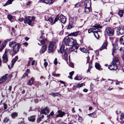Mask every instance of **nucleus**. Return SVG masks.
Wrapping results in <instances>:
<instances>
[{"mask_svg": "<svg viewBox=\"0 0 124 124\" xmlns=\"http://www.w3.org/2000/svg\"><path fill=\"white\" fill-rule=\"evenodd\" d=\"M64 43L67 46H75V48L78 49V45L76 40H74L72 38H69L68 36L65 37L63 39Z\"/></svg>", "mask_w": 124, "mask_h": 124, "instance_id": "obj_1", "label": "nucleus"}, {"mask_svg": "<svg viewBox=\"0 0 124 124\" xmlns=\"http://www.w3.org/2000/svg\"><path fill=\"white\" fill-rule=\"evenodd\" d=\"M120 62L118 58L116 57H115L113 58V62L111 63V64L108 66V68L110 70H116Z\"/></svg>", "mask_w": 124, "mask_h": 124, "instance_id": "obj_2", "label": "nucleus"}, {"mask_svg": "<svg viewBox=\"0 0 124 124\" xmlns=\"http://www.w3.org/2000/svg\"><path fill=\"white\" fill-rule=\"evenodd\" d=\"M113 48L112 50V55L114 57H116L118 55L119 47L116 43L113 44Z\"/></svg>", "mask_w": 124, "mask_h": 124, "instance_id": "obj_3", "label": "nucleus"}, {"mask_svg": "<svg viewBox=\"0 0 124 124\" xmlns=\"http://www.w3.org/2000/svg\"><path fill=\"white\" fill-rule=\"evenodd\" d=\"M104 35L109 37L112 36L114 34V29L109 27L106 28L104 31Z\"/></svg>", "mask_w": 124, "mask_h": 124, "instance_id": "obj_4", "label": "nucleus"}, {"mask_svg": "<svg viewBox=\"0 0 124 124\" xmlns=\"http://www.w3.org/2000/svg\"><path fill=\"white\" fill-rule=\"evenodd\" d=\"M56 48V43L54 42H50L48 46V50L50 51L49 53L53 52Z\"/></svg>", "mask_w": 124, "mask_h": 124, "instance_id": "obj_5", "label": "nucleus"}, {"mask_svg": "<svg viewBox=\"0 0 124 124\" xmlns=\"http://www.w3.org/2000/svg\"><path fill=\"white\" fill-rule=\"evenodd\" d=\"M34 17L29 16L25 17L24 20V22L25 23H27L29 25H31L32 21L34 20Z\"/></svg>", "mask_w": 124, "mask_h": 124, "instance_id": "obj_6", "label": "nucleus"}, {"mask_svg": "<svg viewBox=\"0 0 124 124\" xmlns=\"http://www.w3.org/2000/svg\"><path fill=\"white\" fill-rule=\"evenodd\" d=\"M116 31L117 34L118 35L123 34L124 33V27H119L117 28Z\"/></svg>", "mask_w": 124, "mask_h": 124, "instance_id": "obj_7", "label": "nucleus"}, {"mask_svg": "<svg viewBox=\"0 0 124 124\" xmlns=\"http://www.w3.org/2000/svg\"><path fill=\"white\" fill-rule=\"evenodd\" d=\"M20 43H17L14 46L13 51L15 53H17L19 51L20 47Z\"/></svg>", "mask_w": 124, "mask_h": 124, "instance_id": "obj_8", "label": "nucleus"}, {"mask_svg": "<svg viewBox=\"0 0 124 124\" xmlns=\"http://www.w3.org/2000/svg\"><path fill=\"white\" fill-rule=\"evenodd\" d=\"M93 27L95 28H91L89 29L88 30V32L89 33H90L92 32L94 30L97 29V28H101V26L100 24L95 25H94Z\"/></svg>", "mask_w": 124, "mask_h": 124, "instance_id": "obj_9", "label": "nucleus"}, {"mask_svg": "<svg viewBox=\"0 0 124 124\" xmlns=\"http://www.w3.org/2000/svg\"><path fill=\"white\" fill-rule=\"evenodd\" d=\"M7 44V41H5L2 43V41H0V51H1L5 47Z\"/></svg>", "mask_w": 124, "mask_h": 124, "instance_id": "obj_10", "label": "nucleus"}, {"mask_svg": "<svg viewBox=\"0 0 124 124\" xmlns=\"http://www.w3.org/2000/svg\"><path fill=\"white\" fill-rule=\"evenodd\" d=\"M59 20L63 23H64L66 22V17L62 15H61L59 16Z\"/></svg>", "mask_w": 124, "mask_h": 124, "instance_id": "obj_11", "label": "nucleus"}, {"mask_svg": "<svg viewBox=\"0 0 124 124\" xmlns=\"http://www.w3.org/2000/svg\"><path fill=\"white\" fill-rule=\"evenodd\" d=\"M3 61L4 62H7L8 61V58L7 55V54L6 52L3 55L2 57Z\"/></svg>", "mask_w": 124, "mask_h": 124, "instance_id": "obj_12", "label": "nucleus"}, {"mask_svg": "<svg viewBox=\"0 0 124 124\" xmlns=\"http://www.w3.org/2000/svg\"><path fill=\"white\" fill-rule=\"evenodd\" d=\"M57 112L58 113V114L56 115V117H62L65 114V113L60 110L58 111Z\"/></svg>", "mask_w": 124, "mask_h": 124, "instance_id": "obj_13", "label": "nucleus"}, {"mask_svg": "<svg viewBox=\"0 0 124 124\" xmlns=\"http://www.w3.org/2000/svg\"><path fill=\"white\" fill-rule=\"evenodd\" d=\"M7 74H5L0 79V84L2 82H5L7 80Z\"/></svg>", "mask_w": 124, "mask_h": 124, "instance_id": "obj_14", "label": "nucleus"}, {"mask_svg": "<svg viewBox=\"0 0 124 124\" xmlns=\"http://www.w3.org/2000/svg\"><path fill=\"white\" fill-rule=\"evenodd\" d=\"M91 4V1L90 0L86 1L85 2V5L86 7L89 8L90 7Z\"/></svg>", "mask_w": 124, "mask_h": 124, "instance_id": "obj_15", "label": "nucleus"}, {"mask_svg": "<svg viewBox=\"0 0 124 124\" xmlns=\"http://www.w3.org/2000/svg\"><path fill=\"white\" fill-rule=\"evenodd\" d=\"M107 41L106 40L102 46H101V50L104 49H107Z\"/></svg>", "mask_w": 124, "mask_h": 124, "instance_id": "obj_16", "label": "nucleus"}, {"mask_svg": "<svg viewBox=\"0 0 124 124\" xmlns=\"http://www.w3.org/2000/svg\"><path fill=\"white\" fill-rule=\"evenodd\" d=\"M47 49V46L46 45H43L41 49L40 53L42 54L45 52Z\"/></svg>", "mask_w": 124, "mask_h": 124, "instance_id": "obj_17", "label": "nucleus"}, {"mask_svg": "<svg viewBox=\"0 0 124 124\" xmlns=\"http://www.w3.org/2000/svg\"><path fill=\"white\" fill-rule=\"evenodd\" d=\"M45 20L46 21H48L51 24H54L53 19L52 17H49L47 19H45Z\"/></svg>", "mask_w": 124, "mask_h": 124, "instance_id": "obj_18", "label": "nucleus"}, {"mask_svg": "<svg viewBox=\"0 0 124 124\" xmlns=\"http://www.w3.org/2000/svg\"><path fill=\"white\" fill-rule=\"evenodd\" d=\"M98 30L97 31H93V33L94 35V36L97 39L99 38V34L97 33V32H96L97 31V32L98 31H100V30L99 29H97Z\"/></svg>", "mask_w": 124, "mask_h": 124, "instance_id": "obj_19", "label": "nucleus"}, {"mask_svg": "<svg viewBox=\"0 0 124 124\" xmlns=\"http://www.w3.org/2000/svg\"><path fill=\"white\" fill-rule=\"evenodd\" d=\"M79 32V31H78L76 32H73L69 34L68 35L69 36H74L75 37H76L78 35V34Z\"/></svg>", "mask_w": 124, "mask_h": 124, "instance_id": "obj_20", "label": "nucleus"}, {"mask_svg": "<svg viewBox=\"0 0 124 124\" xmlns=\"http://www.w3.org/2000/svg\"><path fill=\"white\" fill-rule=\"evenodd\" d=\"M34 79V78L33 77H32L30 79L28 82L27 84L29 85H31L33 84V81Z\"/></svg>", "mask_w": 124, "mask_h": 124, "instance_id": "obj_21", "label": "nucleus"}, {"mask_svg": "<svg viewBox=\"0 0 124 124\" xmlns=\"http://www.w3.org/2000/svg\"><path fill=\"white\" fill-rule=\"evenodd\" d=\"M49 94L54 97L57 96H61V94H59V93H50Z\"/></svg>", "mask_w": 124, "mask_h": 124, "instance_id": "obj_22", "label": "nucleus"}, {"mask_svg": "<svg viewBox=\"0 0 124 124\" xmlns=\"http://www.w3.org/2000/svg\"><path fill=\"white\" fill-rule=\"evenodd\" d=\"M13 1V0H8L3 5V6L5 7L9 4H11Z\"/></svg>", "mask_w": 124, "mask_h": 124, "instance_id": "obj_23", "label": "nucleus"}, {"mask_svg": "<svg viewBox=\"0 0 124 124\" xmlns=\"http://www.w3.org/2000/svg\"><path fill=\"white\" fill-rule=\"evenodd\" d=\"M55 0H45L46 3V4H52L54 1Z\"/></svg>", "mask_w": 124, "mask_h": 124, "instance_id": "obj_24", "label": "nucleus"}, {"mask_svg": "<svg viewBox=\"0 0 124 124\" xmlns=\"http://www.w3.org/2000/svg\"><path fill=\"white\" fill-rule=\"evenodd\" d=\"M28 119L29 121H30L34 122L35 121V117L33 116H31L30 117H29L28 118Z\"/></svg>", "mask_w": 124, "mask_h": 124, "instance_id": "obj_25", "label": "nucleus"}, {"mask_svg": "<svg viewBox=\"0 0 124 124\" xmlns=\"http://www.w3.org/2000/svg\"><path fill=\"white\" fill-rule=\"evenodd\" d=\"M119 41L121 43L124 45V35L121 37Z\"/></svg>", "mask_w": 124, "mask_h": 124, "instance_id": "obj_26", "label": "nucleus"}, {"mask_svg": "<svg viewBox=\"0 0 124 124\" xmlns=\"http://www.w3.org/2000/svg\"><path fill=\"white\" fill-rule=\"evenodd\" d=\"M71 46L70 47V48L69 49V50L70 51V52H69V53H70V52H73V51H75V49H76L75 48V46L74 45H72V46Z\"/></svg>", "mask_w": 124, "mask_h": 124, "instance_id": "obj_27", "label": "nucleus"}, {"mask_svg": "<svg viewBox=\"0 0 124 124\" xmlns=\"http://www.w3.org/2000/svg\"><path fill=\"white\" fill-rule=\"evenodd\" d=\"M95 67L97 69L100 70V69L101 66L100 64L97 62H96L95 64Z\"/></svg>", "mask_w": 124, "mask_h": 124, "instance_id": "obj_28", "label": "nucleus"}, {"mask_svg": "<svg viewBox=\"0 0 124 124\" xmlns=\"http://www.w3.org/2000/svg\"><path fill=\"white\" fill-rule=\"evenodd\" d=\"M17 44V43H16L15 42L13 41L10 42L9 43V45L10 47H14V46L16 44Z\"/></svg>", "mask_w": 124, "mask_h": 124, "instance_id": "obj_29", "label": "nucleus"}, {"mask_svg": "<svg viewBox=\"0 0 124 124\" xmlns=\"http://www.w3.org/2000/svg\"><path fill=\"white\" fill-rule=\"evenodd\" d=\"M68 55L67 53H64V55L63 56V58L65 61H66L68 59Z\"/></svg>", "mask_w": 124, "mask_h": 124, "instance_id": "obj_30", "label": "nucleus"}, {"mask_svg": "<svg viewBox=\"0 0 124 124\" xmlns=\"http://www.w3.org/2000/svg\"><path fill=\"white\" fill-rule=\"evenodd\" d=\"M73 24L72 22H69V24L67 28V29H70L72 28V25Z\"/></svg>", "mask_w": 124, "mask_h": 124, "instance_id": "obj_31", "label": "nucleus"}, {"mask_svg": "<svg viewBox=\"0 0 124 124\" xmlns=\"http://www.w3.org/2000/svg\"><path fill=\"white\" fill-rule=\"evenodd\" d=\"M90 11V8H87L85 7V8L84 10V12L86 13H88Z\"/></svg>", "mask_w": 124, "mask_h": 124, "instance_id": "obj_32", "label": "nucleus"}, {"mask_svg": "<svg viewBox=\"0 0 124 124\" xmlns=\"http://www.w3.org/2000/svg\"><path fill=\"white\" fill-rule=\"evenodd\" d=\"M11 115L12 118H15V117H16L17 116L18 114L16 112H14L11 114Z\"/></svg>", "mask_w": 124, "mask_h": 124, "instance_id": "obj_33", "label": "nucleus"}, {"mask_svg": "<svg viewBox=\"0 0 124 124\" xmlns=\"http://www.w3.org/2000/svg\"><path fill=\"white\" fill-rule=\"evenodd\" d=\"M124 13V12L122 10H119L118 14L119 16L121 17L123 16V14Z\"/></svg>", "mask_w": 124, "mask_h": 124, "instance_id": "obj_34", "label": "nucleus"}, {"mask_svg": "<svg viewBox=\"0 0 124 124\" xmlns=\"http://www.w3.org/2000/svg\"><path fill=\"white\" fill-rule=\"evenodd\" d=\"M74 73V71H72V72L69 73L70 76H68V77L70 79H72V76L73 75Z\"/></svg>", "mask_w": 124, "mask_h": 124, "instance_id": "obj_35", "label": "nucleus"}, {"mask_svg": "<svg viewBox=\"0 0 124 124\" xmlns=\"http://www.w3.org/2000/svg\"><path fill=\"white\" fill-rule=\"evenodd\" d=\"M64 46L63 45H62L60 48V51L61 53H62L64 50Z\"/></svg>", "mask_w": 124, "mask_h": 124, "instance_id": "obj_36", "label": "nucleus"}, {"mask_svg": "<svg viewBox=\"0 0 124 124\" xmlns=\"http://www.w3.org/2000/svg\"><path fill=\"white\" fill-rule=\"evenodd\" d=\"M29 60L28 61V64H27V66L28 67L30 66V64H31V61L33 59L32 58H29Z\"/></svg>", "mask_w": 124, "mask_h": 124, "instance_id": "obj_37", "label": "nucleus"}, {"mask_svg": "<svg viewBox=\"0 0 124 124\" xmlns=\"http://www.w3.org/2000/svg\"><path fill=\"white\" fill-rule=\"evenodd\" d=\"M13 18V16L10 15H8V19L11 22H12V19Z\"/></svg>", "mask_w": 124, "mask_h": 124, "instance_id": "obj_38", "label": "nucleus"}, {"mask_svg": "<svg viewBox=\"0 0 124 124\" xmlns=\"http://www.w3.org/2000/svg\"><path fill=\"white\" fill-rule=\"evenodd\" d=\"M80 50L83 53H86L87 51V50L86 49L84 48H80Z\"/></svg>", "mask_w": 124, "mask_h": 124, "instance_id": "obj_39", "label": "nucleus"}, {"mask_svg": "<svg viewBox=\"0 0 124 124\" xmlns=\"http://www.w3.org/2000/svg\"><path fill=\"white\" fill-rule=\"evenodd\" d=\"M59 16H57L54 19V24L55 22L57 21L58 20H59Z\"/></svg>", "mask_w": 124, "mask_h": 124, "instance_id": "obj_40", "label": "nucleus"}, {"mask_svg": "<svg viewBox=\"0 0 124 124\" xmlns=\"http://www.w3.org/2000/svg\"><path fill=\"white\" fill-rule=\"evenodd\" d=\"M41 114L46 115V114L45 112V108L41 110Z\"/></svg>", "mask_w": 124, "mask_h": 124, "instance_id": "obj_41", "label": "nucleus"}, {"mask_svg": "<svg viewBox=\"0 0 124 124\" xmlns=\"http://www.w3.org/2000/svg\"><path fill=\"white\" fill-rule=\"evenodd\" d=\"M38 3H46L45 0H39Z\"/></svg>", "mask_w": 124, "mask_h": 124, "instance_id": "obj_42", "label": "nucleus"}, {"mask_svg": "<svg viewBox=\"0 0 124 124\" xmlns=\"http://www.w3.org/2000/svg\"><path fill=\"white\" fill-rule=\"evenodd\" d=\"M16 61L13 59L12 61L11 66H12L14 65L15 63L16 62Z\"/></svg>", "mask_w": 124, "mask_h": 124, "instance_id": "obj_43", "label": "nucleus"}, {"mask_svg": "<svg viewBox=\"0 0 124 124\" xmlns=\"http://www.w3.org/2000/svg\"><path fill=\"white\" fill-rule=\"evenodd\" d=\"M80 3H78L75 4V7H78L80 6Z\"/></svg>", "mask_w": 124, "mask_h": 124, "instance_id": "obj_44", "label": "nucleus"}, {"mask_svg": "<svg viewBox=\"0 0 124 124\" xmlns=\"http://www.w3.org/2000/svg\"><path fill=\"white\" fill-rule=\"evenodd\" d=\"M9 119L6 117L4 120L3 121V122H4L6 123L9 120Z\"/></svg>", "mask_w": 124, "mask_h": 124, "instance_id": "obj_45", "label": "nucleus"}, {"mask_svg": "<svg viewBox=\"0 0 124 124\" xmlns=\"http://www.w3.org/2000/svg\"><path fill=\"white\" fill-rule=\"evenodd\" d=\"M78 119L79 122H82L83 120V119L82 118V117L79 116Z\"/></svg>", "mask_w": 124, "mask_h": 124, "instance_id": "obj_46", "label": "nucleus"}, {"mask_svg": "<svg viewBox=\"0 0 124 124\" xmlns=\"http://www.w3.org/2000/svg\"><path fill=\"white\" fill-rule=\"evenodd\" d=\"M83 85V83H82L81 84H78L77 85V87H82Z\"/></svg>", "mask_w": 124, "mask_h": 124, "instance_id": "obj_47", "label": "nucleus"}, {"mask_svg": "<svg viewBox=\"0 0 124 124\" xmlns=\"http://www.w3.org/2000/svg\"><path fill=\"white\" fill-rule=\"evenodd\" d=\"M3 105H4V110H5L7 108V104L5 103H4Z\"/></svg>", "mask_w": 124, "mask_h": 124, "instance_id": "obj_48", "label": "nucleus"}, {"mask_svg": "<svg viewBox=\"0 0 124 124\" xmlns=\"http://www.w3.org/2000/svg\"><path fill=\"white\" fill-rule=\"evenodd\" d=\"M54 64L55 65H56L57 64L58 62L57 61V59L56 58H55V59L54 61Z\"/></svg>", "mask_w": 124, "mask_h": 124, "instance_id": "obj_49", "label": "nucleus"}, {"mask_svg": "<svg viewBox=\"0 0 124 124\" xmlns=\"http://www.w3.org/2000/svg\"><path fill=\"white\" fill-rule=\"evenodd\" d=\"M40 43L41 44H43L45 42V40L44 39H42L40 41Z\"/></svg>", "mask_w": 124, "mask_h": 124, "instance_id": "obj_50", "label": "nucleus"}, {"mask_svg": "<svg viewBox=\"0 0 124 124\" xmlns=\"http://www.w3.org/2000/svg\"><path fill=\"white\" fill-rule=\"evenodd\" d=\"M90 60V58L89 56H88L87 57V63H89Z\"/></svg>", "mask_w": 124, "mask_h": 124, "instance_id": "obj_51", "label": "nucleus"}, {"mask_svg": "<svg viewBox=\"0 0 124 124\" xmlns=\"http://www.w3.org/2000/svg\"><path fill=\"white\" fill-rule=\"evenodd\" d=\"M95 114V113L94 112L93 113L91 114H89V116H90L91 117H93L94 116V115Z\"/></svg>", "mask_w": 124, "mask_h": 124, "instance_id": "obj_52", "label": "nucleus"}, {"mask_svg": "<svg viewBox=\"0 0 124 124\" xmlns=\"http://www.w3.org/2000/svg\"><path fill=\"white\" fill-rule=\"evenodd\" d=\"M48 64V63L46 62H45L44 63V67L46 68Z\"/></svg>", "mask_w": 124, "mask_h": 124, "instance_id": "obj_53", "label": "nucleus"}, {"mask_svg": "<svg viewBox=\"0 0 124 124\" xmlns=\"http://www.w3.org/2000/svg\"><path fill=\"white\" fill-rule=\"evenodd\" d=\"M41 120V117H40L37 120V122L38 123H39L40 121Z\"/></svg>", "mask_w": 124, "mask_h": 124, "instance_id": "obj_54", "label": "nucleus"}, {"mask_svg": "<svg viewBox=\"0 0 124 124\" xmlns=\"http://www.w3.org/2000/svg\"><path fill=\"white\" fill-rule=\"evenodd\" d=\"M45 111H46L47 113H48L49 112V109H48L47 108V107H46L45 108Z\"/></svg>", "mask_w": 124, "mask_h": 124, "instance_id": "obj_55", "label": "nucleus"}, {"mask_svg": "<svg viewBox=\"0 0 124 124\" xmlns=\"http://www.w3.org/2000/svg\"><path fill=\"white\" fill-rule=\"evenodd\" d=\"M70 66L72 67L74 66V64L72 63H70Z\"/></svg>", "mask_w": 124, "mask_h": 124, "instance_id": "obj_56", "label": "nucleus"}, {"mask_svg": "<svg viewBox=\"0 0 124 124\" xmlns=\"http://www.w3.org/2000/svg\"><path fill=\"white\" fill-rule=\"evenodd\" d=\"M18 20L20 22H22L23 21V18H21L19 19Z\"/></svg>", "mask_w": 124, "mask_h": 124, "instance_id": "obj_57", "label": "nucleus"}, {"mask_svg": "<svg viewBox=\"0 0 124 124\" xmlns=\"http://www.w3.org/2000/svg\"><path fill=\"white\" fill-rule=\"evenodd\" d=\"M92 64L91 63H89V67L88 68L90 69H91L92 68Z\"/></svg>", "mask_w": 124, "mask_h": 124, "instance_id": "obj_58", "label": "nucleus"}, {"mask_svg": "<svg viewBox=\"0 0 124 124\" xmlns=\"http://www.w3.org/2000/svg\"><path fill=\"white\" fill-rule=\"evenodd\" d=\"M88 91V90L86 88H85L83 90V91L85 92H87Z\"/></svg>", "mask_w": 124, "mask_h": 124, "instance_id": "obj_59", "label": "nucleus"}, {"mask_svg": "<svg viewBox=\"0 0 124 124\" xmlns=\"http://www.w3.org/2000/svg\"><path fill=\"white\" fill-rule=\"evenodd\" d=\"M77 88H78V87L77 86H77H74L73 87V90H75Z\"/></svg>", "mask_w": 124, "mask_h": 124, "instance_id": "obj_60", "label": "nucleus"}, {"mask_svg": "<svg viewBox=\"0 0 124 124\" xmlns=\"http://www.w3.org/2000/svg\"><path fill=\"white\" fill-rule=\"evenodd\" d=\"M124 116V115L123 114H122L121 115V117L120 118V119L122 120V118H123Z\"/></svg>", "mask_w": 124, "mask_h": 124, "instance_id": "obj_61", "label": "nucleus"}, {"mask_svg": "<svg viewBox=\"0 0 124 124\" xmlns=\"http://www.w3.org/2000/svg\"><path fill=\"white\" fill-rule=\"evenodd\" d=\"M35 61L34 60H33L32 61L31 64L32 65H33L34 64V63H35Z\"/></svg>", "mask_w": 124, "mask_h": 124, "instance_id": "obj_62", "label": "nucleus"}, {"mask_svg": "<svg viewBox=\"0 0 124 124\" xmlns=\"http://www.w3.org/2000/svg\"><path fill=\"white\" fill-rule=\"evenodd\" d=\"M52 75L53 76H55L56 75V74L55 73V72L54 71L52 73Z\"/></svg>", "mask_w": 124, "mask_h": 124, "instance_id": "obj_63", "label": "nucleus"}, {"mask_svg": "<svg viewBox=\"0 0 124 124\" xmlns=\"http://www.w3.org/2000/svg\"><path fill=\"white\" fill-rule=\"evenodd\" d=\"M54 114V113L53 112H51L49 114L51 116H53Z\"/></svg>", "mask_w": 124, "mask_h": 124, "instance_id": "obj_64", "label": "nucleus"}]
</instances>
